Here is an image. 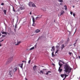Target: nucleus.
Wrapping results in <instances>:
<instances>
[{
	"instance_id": "obj_1",
	"label": "nucleus",
	"mask_w": 80,
	"mask_h": 80,
	"mask_svg": "<svg viewBox=\"0 0 80 80\" xmlns=\"http://www.w3.org/2000/svg\"><path fill=\"white\" fill-rule=\"evenodd\" d=\"M64 71L65 72V74H62L61 75V77L62 78H64L65 77H68V75H69V73L71 72L72 71V68L70 67V66L68 65L67 64L64 65Z\"/></svg>"
},
{
	"instance_id": "obj_2",
	"label": "nucleus",
	"mask_w": 80,
	"mask_h": 80,
	"mask_svg": "<svg viewBox=\"0 0 80 80\" xmlns=\"http://www.w3.org/2000/svg\"><path fill=\"white\" fill-rule=\"evenodd\" d=\"M59 65L60 66V67L59 68V69L58 70V71L59 72H61L62 71V69H60L61 67H62V65H63V64H62L60 62H59Z\"/></svg>"
},
{
	"instance_id": "obj_3",
	"label": "nucleus",
	"mask_w": 80,
	"mask_h": 80,
	"mask_svg": "<svg viewBox=\"0 0 80 80\" xmlns=\"http://www.w3.org/2000/svg\"><path fill=\"white\" fill-rule=\"evenodd\" d=\"M42 17V15H38L37 17L35 18V19L36 20H38V19L41 18Z\"/></svg>"
},
{
	"instance_id": "obj_4",
	"label": "nucleus",
	"mask_w": 80,
	"mask_h": 80,
	"mask_svg": "<svg viewBox=\"0 0 80 80\" xmlns=\"http://www.w3.org/2000/svg\"><path fill=\"white\" fill-rule=\"evenodd\" d=\"M47 70V69H43L42 70H40V72L39 73H40V74H43V73H44V72H43V71H44V70Z\"/></svg>"
},
{
	"instance_id": "obj_5",
	"label": "nucleus",
	"mask_w": 80,
	"mask_h": 80,
	"mask_svg": "<svg viewBox=\"0 0 80 80\" xmlns=\"http://www.w3.org/2000/svg\"><path fill=\"white\" fill-rule=\"evenodd\" d=\"M8 74L9 75L10 77H11L12 76V71H10Z\"/></svg>"
},
{
	"instance_id": "obj_6",
	"label": "nucleus",
	"mask_w": 80,
	"mask_h": 80,
	"mask_svg": "<svg viewBox=\"0 0 80 80\" xmlns=\"http://www.w3.org/2000/svg\"><path fill=\"white\" fill-rule=\"evenodd\" d=\"M33 3V2H30L28 3V5L29 7H32V4Z\"/></svg>"
},
{
	"instance_id": "obj_7",
	"label": "nucleus",
	"mask_w": 80,
	"mask_h": 80,
	"mask_svg": "<svg viewBox=\"0 0 80 80\" xmlns=\"http://www.w3.org/2000/svg\"><path fill=\"white\" fill-rule=\"evenodd\" d=\"M1 33H2V34H4V35H7V32L2 31L1 32Z\"/></svg>"
},
{
	"instance_id": "obj_8",
	"label": "nucleus",
	"mask_w": 80,
	"mask_h": 80,
	"mask_svg": "<svg viewBox=\"0 0 80 80\" xmlns=\"http://www.w3.org/2000/svg\"><path fill=\"white\" fill-rule=\"evenodd\" d=\"M32 7H34L35 8H37V6H36V5H35V4H34L33 2L32 4Z\"/></svg>"
},
{
	"instance_id": "obj_9",
	"label": "nucleus",
	"mask_w": 80,
	"mask_h": 80,
	"mask_svg": "<svg viewBox=\"0 0 80 80\" xmlns=\"http://www.w3.org/2000/svg\"><path fill=\"white\" fill-rule=\"evenodd\" d=\"M61 50H63L65 48V46L64 44H62L61 46Z\"/></svg>"
},
{
	"instance_id": "obj_10",
	"label": "nucleus",
	"mask_w": 80,
	"mask_h": 80,
	"mask_svg": "<svg viewBox=\"0 0 80 80\" xmlns=\"http://www.w3.org/2000/svg\"><path fill=\"white\" fill-rule=\"evenodd\" d=\"M35 32L36 33H39V32H40V30L38 29L35 31Z\"/></svg>"
},
{
	"instance_id": "obj_11",
	"label": "nucleus",
	"mask_w": 80,
	"mask_h": 80,
	"mask_svg": "<svg viewBox=\"0 0 80 80\" xmlns=\"http://www.w3.org/2000/svg\"><path fill=\"white\" fill-rule=\"evenodd\" d=\"M37 66L36 65H35L33 67V69L34 70H35L37 69Z\"/></svg>"
},
{
	"instance_id": "obj_12",
	"label": "nucleus",
	"mask_w": 80,
	"mask_h": 80,
	"mask_svg": "<svg viewBox=\"0 0 80 80\" xmlns=\"http://www.w3.org/2000/svg\"><path fill=\"white\" fill-rule=\"evenodd\" d=\"M52 49H51V51H54L55 50V47L54 46L52 47Z\"/></svg>"
},
{
	"instance_id": "obj_13",
	"label": "nucleus",
	"mask_w": 80,
	"mask_h": 80,
	"mask_svg": "<svg viewBox=\"0 0 80 80\" xmlns=\"http://www.w3.org/2000/svg\"><path fill=\"white\" fill-rule=\"evenodd\" d=\"M64 13H65V12L63 11H62L60 15H63L64 14Z\"/></svg>"
},
{
	"instance_id": "obj_14",
	"label": "nucleus",
	"mask_w": 80,
	"mask_h": 80,
	"mask_svg": "<svg viewBox=\"0 0 80 80\" xmlns=\"http://www.w3.org/2000/svg\"><path fill=\"white\" fill-rule=\"evenodd\" d=\"M25 8V7H20V10H24Z\"/></svg>"
},
{
	"instance_id": "obj_15",
	"label": "nucleus",
	"mask_w": 80,
	"mask_h": 80,
	"mask_svg": "<svg viewBox=\"0 0 80 80\" xmlns=\"http://www.w3.org/2000/svg\"><path fill=\"white\" fill-rule=\"evenodd\" d=\"M17 67H15V68H14V69H13L14 72H16V71H17Z\"/></svg>"
},
{
	"instance_id": "obj_16",
	"label": "nucleus",
	"mask_w": 80,
	"mask_h": 80,
	"mask_svg": "<svg viewBox=\"0 0 80 80\" xmlns=\"http://www.w3.org/2000/svg\"><path fill=\"white\" fill-rule=\"evenodd\" d=\"M32 20L33 23H35V19L34 18V17H32Z\"/></svg>"
},
{
	"instance_id": "obj_17",
	"label": "nucleus",
	"mask_w": 80,
	"mask_h": 80,
	"mask_svg": "<svg viewBox=\"0 0 80 80\" xmlns=\"http://www.w3.org/2000/svg\"><path fill=\"white\" fill-rule=\"evenodd\" d=\"M21 43V42L20 41H19L18 42H17V43L15 44L16 45H18L19 44V43Z\"/></svg>"
},
{
	"instance_id": "obj_18",
	"label": "nucleus",
	"mask_w": 80,
	"mask_h": 80,
	"mask_svg": "<svg viewBox=\"0 0 80 80\" xmlns=\"http://www.w3.org/2000/svg\"><path fill=\"white\" fill-rule=\"evenodd\" d=\"M23 63H22V64H20V67L21 68H23Z\"/></svg>"
},
{
	"instance_id": "obj_19",
	"label": "nucleus",
	"mask_w": 80,
	"mask_h": 80,
	"mask_svg": "<svg viewBox=\"0 0 80 80\" xmlns=\"http://www.w3.org/2000/svg\"><path fill=\"white\" fill-rule=\"evenodd\" d=\"M34 48H35V47H33L31 48H30L29 50H33Z\"/></svg>"
},
{
	"instance_id": "obj_20",
	"label": "nucleus",
	"mask_w": 80,
	"mask_h": 80,
	"mask_svg": "<svg viewBox=\"0 0 80 80\" xmlns=\"http://www.w3.org/2000/svg\"><path fill=\"white\" fill-rule=\"evenodd\" d=\"M3 12H4L5 15H6V13L7 12V10H4L3 11Z\"/></svg>"
},
{
	"instance_id": "obj_21",
	"label": "nucleus",
	"mask_w": 80,
	"mask_h": 80,
	"mask_svg": "<svg viewBox=\"0 0 80 80\" xmlns=\"http://www.w3.org/2000/svg\"><path fill=\"white\" fill-rule=\"evenodd\" d=\"M32 26H33V27H35V26H36V24H35V23H33L32 24Z\"/></svg>"
},
{
	"instance_id": "obj_22",
	"label": "nucleus",
	"mask_w": 80,
	"mask_h": 80,
	"mask_svg": "<svg viewBox=\"0 0 80 80\" xmlns=\"http://www.w3.org/2000/svg\"><path fill=\"white\" fill-rule=\"evenodd\" d=\"M68 54H69L70 55H73V54L72 53L70 52H68Z\"/></svg>"
},
{
	"instance_id": "obj_23",
	"label": "nucleus",
	"mask_w": 80,
	"mask_h": 80,
	"mask_svg": "<svg viewBox=\"0 0 80 80\" xmlns=\"http://www.w3.org/2000/svg\"><path fill=\"white\" fill-rule=\"evenodd\" d=\"M59 62H62V63L63 64H65V62H63V61H62L60 60Z\"/></svg>"
},
{
	"instance_id": "obj_24",
	"label": "nucleus",
	"mask_w": 80,
	"mask_h": 80,
	"mask_svg": "<svg viewBox=\"0 0 80 80\" xmlns=\"http://www.w3.org/2000/svg\"><path fill=\"white\" fill-rule=\"evenodd\" d=\"M58 2H61L62 3V2H63V1L62 0H58Z\"/></svg>"
},
{
	"instance_id": "obj_25",
	"label": "nucleus",
	"mask_w": 80,
	"mask_h": 80,
	"mask_svg": "<svg viewBox=\"0 0 80 80\" xmlns=\"http://www.w3.org/2000/svg\"><path fill=\"white\" fill-rule=\"evenodd\" d=\"M59 50L58 49L55 52V53H57L58 52Z\"/></svg>"
},
{
	"instance_id": "obj_26",
	"label": "nucleus",
	"mask_w": 80,
	"mask_h": 80,
	"mask_svg": "<svg viewBox=\"0 0 80 80\" xmlns=\"http://www.w3.org/2000/svg\"><path fill=\"white\" fill-rule=\"evenodd\" d=\"M17 24H16L15 25V28H17Z\"/></svg>"
},
{
	"instance_id": "obj_27",
	"label": "nucleus",
	"mask_w": 80,
	"mask_h": 80,
	"mask_svg": "<svg viewBox=\"0 0 80 80\" xmlns=\"http://www.w3.org/2000/svg\"><path fill=\"white\" fill-rule=\"evenodd\" d=\"M30 62H31V60H29L28 61V63H30Z\"/></svg>"
},
{
	"instance_id": "obj_28",
	"label": "nucleus",
	"mask_w": 80,
	"mask_h": 80,
	"mask_svg": "<svg viewBox=\"0 0 80 80\" xmlns=\"http://www.w3.org/2000/svg\"><path fill=\"white\" fill-rule=\"evenodd\" d=\"M22 62H24L25 64L27 63L26 61H22Z\"/></svg>"
},
{
	"instance_id": "obj_29",
	"label": "nucleus",
	"mask_w": 80,
	"mask_h": 80,
	"mask_svg": "<svg viewBox=\"0 0 80 80\" xmlns=\"http://www.w3.org/2000/svg\"><path fill=\"white\" fill-rule=\"evenodd\" d=\"M1 5H4V3L3 2H2L1 3Z\"/></svg>"
},
{
	"instance_id": "obj_30",
	"label": "nucleus",
	"mask_w": 80,
	"mask_h": 80,
	"mask_svg": "<svg viewBox=\"0 0 80 80\" xmlns=\"http://www.w3.org/2000/svg\"><path fill=\"white\" fill-rule=\"evenodd\" d=\"M52 56H53L54 55V54H53V52H52Z\"/></svg>"
},
{
	"instance_id": "obj_31",
	"label": "nucleus",
	"mask_w": 80,
	"mask_h": 80,
	"mask_svg": "<svg viewBox=\"0 0 80 80\" xmlns=\"http://www.w3.org/2000/svg\"><path fill=\"white\" fill-rule=\"evenodd\" d=\"M12 7H13V11L14 12H15V9H14V8H13V6H12Z\"/></svg>"
},
{
	"instance_id": "obj_32",
	"label": "nucleus",
	"mask_w": 80,
	"mask_h": 80,
	"mask_svg": "<svg viewBox=\"0 0 80 80\" xmlns=\"http://www.w3.org/2000/svg\"><path fill=\"white\" fill-rule=\"evenodd\" d=\"M66 77H67V76H66L65 77H64V78L63 79V80H64L65 79V78H66Z\"/></svg>"
},
{
	"instance_id": "obj_33",
	"label": "nucleus",
	"mask_w": 80,
	"mask_h": 80,
	"mask_svg": "<svg viewBox=\"0 0 80 80\" xmlns=\"http://www.w3.org/2000/svg\"><path fill=\"white\" fill-rule=\"evenodd\" d=\"M73 17H75V13H73Z\"/></svg>"
},
{
	"instance_id": "obj_34",
	"label": "nucleus",
	"mask_w": 80,
	"mask_h": 80,
	"mask_svg": "<svg viewBox=\"0 0 80 80\" xmlns=\"http://www.w3.org/2000/svg\"><path fill=\"white\" fill-rule=\"evenodd\" d=\"M65 10H67V7H66L65 8Z\"/></svg>"
},
{
	"instance_id": "obj_35",
	"label": "nucleus",
	"mask_w": 80,
	"mask_h": 80,
	"mask_svg": "<svg viewBox=\"0 0 80 80\" xmlns=\"http://www.w3.org/2000/svg\"><path fill=\"white\" fill-rule=\"evenodd\" d=\"M5 36H6L2 35V38H3V37H5Z\"/></svg>"
},
{
	"instance_id": "obj_36",
	"label": "nucleus",
	"mask_w": 80,
	"mask_h": 80,
	"mask_svg": "<svg viewBox=\"0 0 80 80\" xmlns=\"http://www.w3.org/2000/svg\"><path fill=\"white\" fill-rule=\"evenodd\" d=\"M73 13V12H70V14L71 15H72Z\"/></svg>"
},
{
	"instance_id": "obj_37",
	"label": "nucleus",
	"mask_w": 80,
	"mask_h": 80,
	"mask_svg": "<svg viewBox=\"0 0 80 80\" xmlns=\"http://www.w3.org/2000/svg\"><path fill=\"white\" fill-rule=\"evenodd\" d=\"M59 47V46H56V48H58Z\"/></svg>"
},
{
	"instance_id": "obj_38",
	"label": "nucleus",
	"mask_w": 80,
	"mask_h": 80,
	"mask_svg": "<svg viewBox=\"0 0 80 80\" xmlns=\"http://www.w3.org/2000/svg\"><path fill=\"white\" fill-rule=\"evenodd\" d=\"M32 11H31L29 13V14H30V15H32Z\"/></svg>"
},
{
	"instance_id": "obj_39",
	"label": "nucleus",
	"mask_w": 80,
	"mask_h": 80,
	"mask_svg": "<svg viewBox=\"0 0 80 80\" xmlns=\"http://www.w3.org/2000/svg\"><path fill=\"white\" fill-rule=\"evenodd\" d=\"M61 44H62V43H58V45H60Z\"/></svg>"
},
{
	"instance_id": "obj_40",
	"label": "nucleus",
	"mask_w": 80,
	"mask_h": 80,
	"mask_svg": "<svg viewBox=\"0 0 80 80\" xmlns=\"http://www.w3.org/2000/svg\"><path fill=\"white\" fill-rule=\"evenodd\" d=\"M46 75H48V72H47V73H46Z\"/></svg>"
},
{
	"instance_id": "obj_41",
	"label": "nucleus",
	"mask_w": 80,
	"mask_h": 80,
	"mask_svg": "<svg viewBox=\"0 0 80 80\" xmlns=\"http://www.w3.org/2000/svg\"><path fill=\"white\" fill-rule=\"evenodd\" d=\"M76 43H75L74 44V46H76Z\"/></svg>"
},
{
	"instance_id": "obj_42",
	"label": "nucleus",
	"mask_w": 80,
	"mask_h": 80,
	"mask_svg": "<svg viewBox=\"0 0 80 80\" xmlns=\"http://www.w3.org/2000/svg\"><path fill=\"white\" fill-rule=\"evenodd\" d=\"M13 58L12 57V58H11L10 59L11 60V61L13 60H12V59Z\"/></svg>"
},
{
	"instance_id": "obj_43",
	"label": "nucleus",
	"mask_w": 80,
	"mask_h": 80,
	"mask_svg": "<svg viewBox=\"0 0 80 80\" xmlns=\"http://www.w3.org/2000/svg\"><path fill=\"white\" fill-rule=\"evenodd\" d=\"M48 73H51V72L50 71H48Z\"/></svg>"
},
{
	"instance_id": "obj_44",
	"label": "nucleus",
	"mask_w": 80,
	"mask_h": 80,
	"mask_svg": "<svg viewBox=\"0 0 80 80\" xmlns=\"http://www.w3.org/2000/svg\"><path fill=\"white\" fill-rule=\"evenodd\" d=\"M2 44H1V43H0V47L2 46Z\"/></svg>"
},
{
	"instance_id": "obj_45",
	"label": "nucleus",
	"mask_w": 80,
	"mask_h": 80,
	"mask_svg": "<svg viewBox=\"0 0 80 80\" xmlns=\"http://www.w3.org/2000/svg\"><path fill=\"white\" fill-rule=\"evenodd\" d=\"M3 40H2L1 41H0V42H3Z\"/></svg>"
},
{
	"instance_id": "obj_46",
	"label": "nucleus",
	"mask_w": 80,
	"mask_h": 80,
	"mask_svg": "<svg viewBox=\"0 0 80 80\" xmlns=\"http://www.w3.org/2000/svg\"><path fill=\"white\" fill-rule=\"evenodd\" d=\"M64 7H67V6L65 5V6H64Z\"/></svg>"
},
{
	"instance_id": "obj_47",
	"label": "nucleus",
	"mask_w": 80,
	"mask_h": 80,
	"mask_svg": "<svg viewBox=\"0 0 80 80\" xmlns=\"http://www.w3.org/2000/svg\"><path fill=\"white\" fill-rule=\"evenodd\" d=\"M25 79L26 80H28V79H27V78H25Z\"/></svg>"
},
{
	"instance_id": "obj_48",
	"label": "nucleus",
	"mask_w": 80,
	"mask_h": 80,
	"mask_svg": "<svg viewBox=\"0 0 80 80\" xmlns=\"http://www.w3.org/2000/svg\"><path fill=\"white\" fill-rule=\"evenodd\" d=\"M60 5H62V3H60Z\"/></svg>"
},
{
	"instance_id": "obj_49",
	"label": "nucleus",
	"mask_w": 80,
	"mask_h": 80,
	"mask_svg": "<svg viewBox=\"0 0 80 80\" xmlns=\"http://www.w3.org/2000/svg\"><path fill=\"white\" fill-rule=\"evenodd\" d=\"M52 65H55V64H53V63H52Z\"/></svg>"
},
{
	"instance_id": "obj_50",
	"label": "nucleus",
	"mask_w": 80,
	"mask_h": 80,
	"mask_svg": "<svg viewBox=\"0 0 80 80\" xmlns=\"http://www.w3.org/2000/svg\"><path fill=\"white\" fill-rule=\"evenodd\" d=\"M1 35H2L0 33V36H1Z\"/></svg>"
},
{
	"instance_id": "obj_51",
	"label": "nucleus",
	"mask_w": 80,
	"mask_h": 80,
	"mask_svg": "<svg viewBox=\"0 0 80 80\" xmlns=\"http://www.w3.org/2000/svg\"><path fill=\"white\" fill-rule=\"evenodd\" d=\"M79 58L80 59V56H79Z\"/></svg>"
},
{
	"instance_id": "obj_52",
	"label": "nucleus",
	"mask_w": 80,
	"mask_h": 80,
	"mask_svg": "<svg viewBox=\"0 0 80 80\" xmlns=\"http://www.w3.org/2000/svg\"><path fill=\"white\" fill-rule=\"evenodd\" d=\"M2 9H3V8L2 7Z\"/></svg>"
},
{
	"instance_id": "obj_53",
	"label": "nucleus",
	"mask_w": 80,
	"mask_h": 80,
	"mask_svg": "<svg viewBox=\"0 0 80 80\" xmlns=\"http://www.w3.org/2000/svg\"><path fill=\"white\" fill-rule=\"evenodd\" d=\"M11 62V61L9 62V63H10Z\"/></svg>"
},
{
	"instance_id": "obj_54",
	"label": "nucleus",
	"mask_w": 80,
	"mask_h": 80,
	"mask_svg": "<svg viewBox=\"0 0 80 80\" xmlns=\"http://www.w3.org/2000/svg\"><path fill=\"white\" fill-rule=\"evenodd\" d=\"M78 78L79 79H80V78Z\"/></svg>"
},
{
	"instance_id": "obj_55",
	"label": "nucleus",
	"mask_w": 80,
	"mask_h": 80,
	"mask_svg": "<svg viewBox=\"0 0 80 80\" xmlns=\"http://www.w3.org/2000/svg\"><path fill=\"white\" fill-rule=\"evenodd\" d=\"M74 6H73V8H74Z\"/></svg>"
},
{
	"instance_id": "obj_56",
	"label": "nucleus",
	"mask_w": 80,
	"mask_h": 80,
	"mask_svg": "<svg viewBox=\"0 0 80 80\" xmlns=\"http://www.w3.org/2000/svg\"><path fill=\"white\" fill-rule=\"evenodd\" d=\"M76 30H77V29H76V30H75V31H76Z\"/></svg>"
},
{
	"instance_id": "obj_57",
	"label": "nucleus",
	"mask_w": 80,
	"mask_h": 80,
	"mask_svg": "<svg viewBox=\"0 0 80 80\" xmlns=\"http://www.w3.org/2000/svg\"><path fill=\"white\" fill-rule=\"evenodd\" d=\"M42 67H43V66H42Z\"/></svg>"
}]
</instances>
